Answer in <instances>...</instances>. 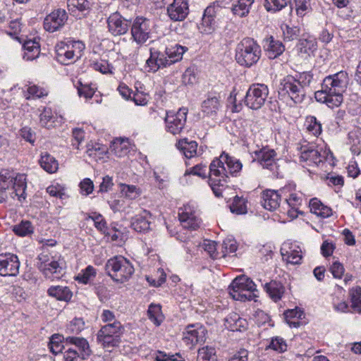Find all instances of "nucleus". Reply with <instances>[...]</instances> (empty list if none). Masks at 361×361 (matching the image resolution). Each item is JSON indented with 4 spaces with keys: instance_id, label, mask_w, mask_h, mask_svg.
Instances as JSON below:
<instances>
[{
    "instance_id": "49530a36",
    "label": "nucleus",
    "mask_w": 361,
    "mask_h": 361,
    "mask_svg": "<svg viewBox=\"0 0 361 361\" xmlns=\"http://www.w3.org/2000/svg\"><path fill=\"white\" fill-rule=\"evenodd\" d=\"M65 44L68 46V48L71 49V51H73L74 56L76 57V59L80 58L82 52L85 47V44L82 42L70 40L67 42H65Z\"/></svg>"
},
{
    "instance_id": "79ce46f5",
    "label": "nucleus",
    "mask_w": 361,
    "mask_h": 361,
    "mask_svg": "<svg viewBox=\"0 0 361 361\" xmlns=\"http://www.w3.org/2000/svg\"><path fill=\"white\" fill-rule=\"evenodd\" d=\"M54 117L50 109H44L40 114V124L42 126L50 129L54 127Z\"/></svg>"
},
{
    "instance_id": "58836bf2",
    "label": "nucleus",
    "mask_w": 361,
    "mask_h": 361,
    "mask_svg": "<svg viewBox=\"0 0 361 361\" xmlns=\"http://www.w3.org/2000/svg\"><path fill=\"white\" fill-rule=\"evenodd\" d=\"M197 359L200 361H216L215 348L211 346H205L199 349Z\"/></svg>"
},
{
    "instance_id": "c03bdc74",
    "label": "nucleus",
    "mask_w": 361,
    "mask_h": 361,
    "mask_svg": "<svg viewBox=\"0 0 361 361\" xmlns=\"http://www.w3.org/2000/svg\"><path fill=\"white\" fill-rule=\"evenodd\" d=\"M13 178L12 173L6 169L1 170L0 171V190L6 192L13 183Z\"/></svg>"
},
{
    "instance_id": "8fccbe9b",
    "label": "nucleus",
    "mask_w": 361,
    "mask_h": 361,
    "mask_svg": "<svg viewBox=\"0 0 361 361\" xmlns=\"http://www.w3.org/2000/svg\"><path fill=\"white\" fill-rule=\"evenodd\" d=\"M96 275L95 269L92 266H88L81 274L76 276V280L84 284H87L92 277Z\"/></svg>"
},
{
    "instance_id": "4d7b16f0",
    "label": "nucleus",
    "mask_w": 361,
    "mask_h": 361,
    "mask_svg": "<svg viewBox=\"0 0 361 361\" xmlns=\"http://www.w3.org/2000/svg\"><path fill=\"white\" fill-rule=\"evenodd\" d=\"M222 248L225 252L224 256L227 254L233 253L237 250L238 246L236 241L233 238H226L223 241Z\"/></svg>"
},
{
    "instance_id": "7ed1b4c3",
    "label": "nucleus",
    "mask_w": 361,
    "mask_h": 361,
    "mask_svg": "<svg viewBox=\"0 0 361 361\" xmlns=\"http://www.w3.org/2000/svg\"><path fill=\"white\" fill-rule=\"evenodd\" d=\"M313 75L310 72H303L293 76H286L279 86L278 92L280 97H287L295 104L301 103L305 98L306 89L310 85Z\"/></svg>"
},
{
    "instance_id": "bb28decb",
    "label": "nucleus",
    "mask_w": 361,
    "mask_h": 361,
    "mask_svg": "<svg viewBox=\"0 0 361 361\" xmlns=\"http://www.w3.org/2000/svg\"><path fill=\"white\" fill-rule=\"evenodd\" d=\"M300 159L302 161L320 162V153L313 145H305L300 147Z\"/></svg>"
},
{
    "instance_id": "680f3d73",
    "label": "nucleus",
    "mask_w": 361,
    "mask_h": 361,
    "mask_svg": "<svg viewBox=\"0 0 361 361\" xmlns=\"http://www.w3.org/2000/svg\"><path fill=\"white\" fill-rule=\"evenodd\" d=\"M65 361H79L80 353L73 348H68L63 354Z\"/></svg>"
},
{
    "instance_id": "f03ea898",
    "label": "nucleus",
    "mask_w": 361,
    "mask_h": 361,
    "mask_svg": "<svg viewBox=\"0 0 361 361\" xmlns=\"http://www.w3.org/2000/svg\"><path fill=\"white\" fill-rule=\"evenodd\" d=\"M349 80L348 73L344 71L325 77L322 89L314 93L315 99L330 108L339 106L343 101V94L347 90Z\"/></svg>"
},
{
    "instance_id": "39448f33",
    "label": "nucleus",
    "mask_w": 361,
    "mask_h": 361,
    "mask_svg": "<svg viewBox=\"0 0 361 361\" xmlns=\"http://www.w3.org/2000/svg\"><path fill=\"white\" fill-rule=\"evenodd\" d=\"M107 274L115 281L124 283L134 273V267L126 257L118 255L107 260L105 264Z\"/></svg>"
},
{
    "instance_id": "a878e982",
    "label": "nucleus",
    "mask_w": 361,
    "mask_h": 361,
    "mask_svg": "<svg viewBox=\"0 0 361 361\" xmlns=\"http://www.w3.org/2000/svg\"><path fill=\"white\" fill-rule=\"evenodd\" d=\"M264 288L270 298L274 302L280 300L285 293L284 286L281 282L276 280L266 283L264 286Z\"/></svg>"
},
{
    "instance_id": "5701e85b",
    "label": "nucleus",
    "mask_w": 361,
    "mask_h": 361,
    "mask_svg": "<svg viewBox=\"0 0 361 361\" xmlns=\"http://www.w3.org/2000/svg\"><path fill=\"white\" fill-rule=\"evenodd\" d=\"M146 63L149 71L156 72L161 68L169 66L167 57L164 53L159 51H152L150 49V57L147 60Z\"/></svg>"
},
{
    "instance_id": "cd10ccee",
    "label": "nucleus",
    "mask_w": 361,
    "mask_h": 361,
    "mask_svg": "<svg viewBox=\"0 0 361 361\" xmlns=\"http://www.w3.org/2000/svg\"><path fill=\"white\" fill-rule=\"evenodd\" d=\"M49 296L56 298L57 300L68 302L71 300L73 293L67 286H54L47 290Z\"/></svg>"
},
{
    "instance_id": "bf43d9fd",
    "label": "nucleus",
    "mask_w": 361,
    "mask_h": 361,
    "mask_svg": "<svg viewBox=\"0 0 361 361\" xmlns=\"http://www.w3.org/2000/svg\"><path fill=\"white\" fill-rule=\"evenodd\" d=\"M287 255L288 262L293 264H300L302 258L300 250H291L290 252H287Z\"/></svg>"
},
{
    "instance_id": "393cba45",
    "label": "nucleus",
    "mask_w": 361,
    "mask_h": 361,
    "mask_svg": "<svg viewBox=\"0 0 361 361\" xmlns=\"http://www.w3.org/2000/svg\"><path fill=\"white\" fill-rule=\"evenodd\" d=\"M109 149L118 157H123L126 156L130 150V145L128 139L121 137L114 139L111 142Z\"/></svg>"
},
{
    "instance_id": "c756f323",
    "label": "nucleus",
    "mask_w": 361,
    "mask_h": 361,
    "mask_svg": "<svg viewBox=\"0 0 361 361\" xmlns=\"http://www.w3.org/2000/svg\"><path fill=\"white\" fill-rule=\"evenodd\" d=\"M13 188L16 195L20 201L25 200L26 198V176L25 174H17L13 180Z\"/></svg>"
},
{
    "instance_id": "37998d69",
    "label": "nucleus",
    "mask_w": 361,
    "mask_h": 361,
    "mask_svg": "<svg viewBox=\"0 0 361 361\" xmlns=\"http://www.w3.org/2000/svg\"><path fill=\"white\" fill-rule=\"evenodd\" d=\"M13 231L19 236H25L33 233V227L30 221H23L20 224L16 225Z\"/></svg>"
},
{
    "instance_id": "13d9d810",
    "label": "nucleus",
    "mask_w": 361,
    "mask_h": 361,
    "mask_svg": "<svg viewBox=\"0 0 361 361\" xmlns=\"http://www.w3.org/2000/svg\"><path fill=\"white\" fill-rule=\"evenodd\" d=\"M160 311L161 308L159 305L152 304L149 305L147 311L149 318L157 326L160 325V322L158 319Z\"/></svg>"
},
{
    "instance_id": "423d86ee",
    "label": "nucleus",
    "mask_w": 361,
    "mask_h": 361,
    "mask_svg": "<svg viewBox=\"0 0 361 361\" xmlns=\"http://www.w3.org/2000/svg\"><path fill=\"white\" fill-rule=\"evenodd\" d=\"M228 293L235 300L246 301L252 300L257 290L255 283L247 276H237L228 288Z\"/></svg>"
},
{
    "instance_id": "9d476101",
    "label": "nucleus",
    "mask_w": 361,
    "mask_h": 361,
    "mask_svg": "<svg viewBox=\"0 0 361 361\" xmlns=\"http://www.w3.org/2000/svg\"><path fill=\"white\" fill-rule=\"evenodd\" d=\"M131 35L138 44L146 42L151 35L150 20L142 17L136 18L131 27Z\"/></svg>"
},
{
    "instance_id": "338daca9",
    "label": "nucleus",
    "mask_w": 361,
    "mask_h": 361,
    "mask_svg": "<svg viewBox=\"0 0 361 361\" xmlns=\"http://www.w3.org/2000/svg\"><path fill=\"white\" fill-rule=\"evenodd\" d=\"M154 361H184L182 357L178 355H169L166 353L159 351L158 355L156 356Z\"/></svg>"
},
{
    "instance_id": "f3484780",
    "label": "nucleus",
    "mask_w": 361,
    "mask_h": 361,
    "mask_svg": "<svg viewBox=\"0 0 361 361\" xmlns=\"http://www.w3.org/2000/svg\"><path fill=\"white\" fill-rule=\"evenodd\" d=\"M221 106L220 97L216 94L209 93L202 102L201 110L204 116L214 118Z\"/></svg>"
},
{
    "instance_id": "c9c22d12",
    "label": "nucleus",
    "mask_w": 361,
    "mask_h": 361,
    "mask_svg": "<svg viewBox=\"0 0 361 361\" xmlns=\"http://www.w3.org/2000/svg\"><path fill=\"white\" fill-rule=\"evenodd\" d=\"M253 2L254 0H238V4L234 5L232 8L233 14L239 17L247 16Z\"/></svg>"
},
{
    "instance_id": "a19ab883",
    "label": "nucleus",
    "mask_w": 361,
    "mask_h": 361,
    "mask_svg": "<svg viewBox=\"0 0 361 361\" xmlns=\"http://www.w3.org/2000/svg\"><path fill=\"white\" fill-rule=\"evenodd\" d=\"M62 336L59 334H54L50 338L49 342V348L54 355L62 353L65 346L62 344Z\"/></svg>"
},
{
    "instance_id": "e433bc0d",
    "label": "nucleus",
    "mask_w": 361,
    "mask_h": 361,
    "mask_svg": "<svg viewBox=\"0 0 361 361\" xmlns=\"http://www.w3.org/2000/svg\"><path fill=\"white\" fill-rule=\"evenodd\" d=\"M281 28L283 31L284 41H293L298 38L300 29L298 26H290L287 24H282Z\"/></svg>"
},
{
    "instance_id": "774afa93",
    "label": "nucleus",
    "mask_w": 361,
    "mask_h": 361,
    "mask_svg": "<svg viewBox=\"0 0 361 361\" xmlns=\"http://www.w3.org/2000/svg\"><path fill=\"white\" fill-rule=\"evenodd\" d=\"M27 92L28 94V96H26L27 99H30L31 97L39 98L47 94L46 93H44V90L43 89L39 88L36 85L29 86Z\"/></svg>"
},
{
    "instance_id": "1a4fd4ad",
    "label": "nucleus",
    "mask_w": 361,
    "mask_h": 361,
    "mask_svg": "<svg viewBox=\"0 0 361 361\" xmlns=\"http://www.w3.org/2000/svg\"><path fill=\"white\" fill-rule=\"evenodd\" d=\"M188 110L182 107L177 112H166L165 118L166 130L173 135H178L184 128Z\"/></svg>"
},
{
    "instance_id": "052dcab7",
    "label": "nucleus",
    "mask_w": 361,
    "mask_h": 361,
    "mask_svg": "<svg viewBox=\"0 0 361 361\" xmlns=\"http://www.w3.org/2000/svg\"><path fill=\"white\" fill-rule=\"evenodd\" d=\"M73 134V145L76 148L79 149V146L83 141L85 137V132L81 128H74L72 132Z\"/></svg>"
},
{
    "instance_id": "c85d7f7f",
    "label": "nucleus",
    "mask_w": 361,
    "mask_h": 361,
    "mask_svg": "<svg viewBox=\"0 0 361 361\" xmlns=\"http://www.w3.org/2000/svg\"><path fill=\"white\" fill-rule=\"evenodd\" d=\"M187 50L188 48L186 47L175 44L169 47H166L164 54L167 57V61L170 66L182 59L183 54Z\"/></svg>"
},
{
    "instance_id": "0eeeda50",
    "label": "nucleus",
    "mask_w": 361,
    "mask_h": 361,
    "mask_svg": "<svg viewBox=\"0 0 361 361\" xmlns=\"http://www.w3.org/2000/svg\"><path fill=\"white\" fill-rule=\"evenodd\" d=\"M124 328L121 323L106 324L97 334V340L104 348H113L121 342Z\"/></svg>"
},
{
    "instance_id": "473e14b6",
    "label": "nucleus",
    "mask_w": 361,
    "mask_h": 361,
    "mask_svg": "<svg viewBox=\"0 0 361 361\" xmlns=\"http://www.w3.org/2000/svg\"><path fill=\"white\" fill-rule=\"evenodd\" d=\"M177 147L186 158L190 159L197 154V143L195 141H188L184 138L178 141Z\"/></svg>"
},
{
    "instance_id": "4be33fe9",
    "label": "nucleus",
    "mask_w": 361,
    "mask_h": 361,
    "mask_svg": "<svg viewBox=\"0 0 361 361\" xmlns=\"http://www.w3.org/2000/svg\"><path fill=\"white\" fill-rule=\"evenodd\" d=\"M66 345H73V348L80 353L81 359L85 360L90 355V349L87 340L82 337L67 336L66 338Z\"/></svg>"
},
{
    "instance_id": "6e6552de",
    "label": "nucleus",
    "mask_w": 361,
    "mask_h": 361,
    "mask_svg": "<svg viewBox=\"0 0 361 361\" xmlns=\"http://www.w3.org/2000/svg\"><path fill=\"white\" fill-rule=\"evenodd\" d=\"M269 94V89L264 84H252L247 90L244 102L251 109H259L265 103Z\"/></svg>"
},
{
    "instance_id": "4468645a",
    "label": "nucleus",
    "mask_w": 361,
    "mask_h": 361,
    "mask_svg": "<svg viewBox=\"0 0 361 361\" xmlns=\"http://www.w3.org/2000/svg\"><path fill=\"white\" fill-rule=\"evenodd\" d=\"M207 334V329L202 326L190 324L186 327L183 340L186 345H190L191 348L199 343L204 342Z\"/></svg>"
},
{
    "instance_id": "5fc2aeb1",
    "label": "nucleus",
    "mask_w": 361,
    "mask_h": 361,
    "mask_svg": "<svg viewBox=\"0 0 361 361\" xmlns=\"http://www.w3.org/2000/svg\"><path fill=\"white\" fill-rule=\"evenodd\" d=\"M269 347L276 351L282 353L286 350V343L285 341L280 337L272 338Z\"/></svg>"
},
{
    "instance_id": "a211bd4d",
    "label": "nucleus",
    "mask_w": 361,
    "mask_h": 361,
    "mask_svg": "<svg viewBox=\"0 0 361 361\" xmlns=\"http://www.w3.org/2000/svg\"><path fill=\"white\" fill-rule=\"evenodd\" d=\"M178 216L184 228L196 230L200 227V219L195 215L190 207L180 209Z\"/></svg>"
},
{
    "instance_id": "ddd939ff",
    "label": "nucleus",
    "mask_w": 361,
    "mask_h": 361,
    "mask_svg": "<svg viewBox=\"0 0 361 361\" xmlns=\"http://www.w3.org/2000/svg\"><path fill=\"white\" fill-rule=\"evenodd\" d=\"M285 188L279 190L267 189L261 193V204L262 207L269 211H274L280 207Z\"/></svg>"
},
{
    "instance_id": "412c9836",
    "label": "nucleus",
    "mask_w": 361,
    "mask_h": 361,
    "mask_svg": "<svg viewBox=\"0 0 361 361\" xmlns=\"http://www.w3.org/2000/svg\"><path fill=\"white\" fill-rule=\"evenodd\" d=\"M264 47L267 56L271 59L277 58L282 54L285 50L282 42L279 40H275L273 36H269L264 39Z\"/></svg>"
},
{
    "instance_id": "72a5a7b5",
    "label": "nucleus",
    "mask_w": 361,
    "mask_h": 361,
    "mask_svg": "<svg viewBox=\"0 0 361 361\" xmlns=\"http://www.w3.org/2000/svg\"><path fill=\"white\" fill-rule=\"evenodd\" d=\"M39 164L44 171L49 173H55L59 168L57 160L47 152L42 154Z\"/></svg>"
},
{
    "instance_id": "6ab92c4d",
    "label": "nucleus",
    "mask_w": 361,
    "mask_h": 361,
    "mask_svg": "<svg viewBox=\"0 0 361 361\" xmlns=\"http://www.w3.org/2000/svg\"><path fill=\"white\" fill-rule=\"evenodd\" d=\"M255 159L259 162L263 168L272 169L274 165V157L276 155L274 149H269L267 147H262L254 152Z\"/></svg>"
},
{
    "instance_id": "9b49d317",
    "label": "nucleus",
    "mask_w": 361,
    "mask_h": 361,
    "mask_svg": "<svg viewBox=\"0 0 361 361\" xmlns=\"http://www.w3.org/2000/svg\"><path fill=\"white\" fill-rule=\"evenodd\" d=\"M18 257L11 252L0 254V276H16L19 274Z\"/></svg>"
},
{
    "instance_id": "7c9ffc66",
    "label": "nucleus",
    "mask_w": 361,
    "mask_h": 361,
    "mask_svg": "<svg viewBox=\"0 0 361 361\" xmlns=\"http://www.w3.org/2000/svg\"><path fill=\"white\" fill-rule=\"evenodd\" d=\"M25 52L23 59L26 61H32L37 58L39 55V44L35 40H27L23 45Z\"/></svg>"
},
{
    "instance_id": "dca6fc26",
    "label": "nucleus",
    "mask_w": 361,
    "mask_h": 361,
    "mask_svg": "<svg viewBox=\"0 0 361 361\" xmlns=\"http://www.w3.org/2000/svg\"><path fill=\"white\" fill-rule=\"evenodd\" d=\"M188 12V4L186 0H173V3L167 7L168 16L173 21L183 20Z\"/></svg>"
},
{
    "instance_id": "f257e3e1",
    "label": "nucleus",
    "mask_w": 361,
    "mask_h": 361,
    "mask_svg": "<svg viewBox=\"0 0 361 361\" xmlns=\"http://www.w3.org/2000/svg\"><path fill=\"white\" fill-rule=\"evenodd\" d=\"M243 167L239 159L223 152L209 165V185L215 196H222L223 188L228 182L229 176H238Z\"/></svg>"
},
{
    "instance_id": "69168bd1",
    "label": "nucleus",
    "mask_w": 361,
    "mask_h": 361,
    "mask_svg": "<svg viewBox=\"0 0 361 361\" xmlns=\"http://www.w3.org/2000/svg\"><path fill=\"white\" fill-rule=\"evenodd\" d=\"M296 11L298 16H304L310 8V0H295Z\"/></svg>"
},
{
    "instance_id": "de8ad7c7",
    "label": "nucleus",
    "mask_w": 361,
    "mask_h": 361,
    "mask_svg": "<svg viewBox=\"0 0 361 361\" xmlns=\"http://www.w3.org/2000/svg\"><path fill=\"white\" fill-rule=\"evenodd\" d=\"M201 32L204 34H211L215 29V20L214 18L203 16L201 24Z\"/></svg>"
},
{
    "instance_id": "603ef678",
    "label": "nucleus",
    "mask_w": 361,
    "mask_h": 361,
    "mask_svg": "<svg viewBox=\"0 0 361 361\" xmlns=\"http://www.w3.org/2000/svg\"><path fill=\"white\" fill-rule=\"evenodd\" d=\"M309 125L307 130L315 136H318L322 133V124L319 122L316 117L310 116L308 118Z\"/></svg>"
},
{
    "instance_id": "b1692460",
    "label": "nucleus",
    "mask_w": 361,
    "mask_h": 361,
    "mask_svg": "<svg viewBox=\"0 0 361 361\" xmlns=\"http://www.w3.org/2000/svg\"><path fill=\"white\" fill-rule=\"evenodd\" d=\"M225 326L232 331H244L247 328V322L238 314L231 313L225 319Z\"/></svg>"
},
{
    "instance_id": "864d4df0",
    "label": "nucleus",
    "mask_w": 361,
    "mask_h": 361,
    "mask_svg": "<svg viewBox=\"0 0 361 361\" xmlns=\"http://www.w3.org/2000/svg\"><path fill=\"white\" fill-rule=\"evenodd\" d=\"M68 5L76 8L81 12H88L90 9V4L87 0H68Z\"/></svg>"
},
{
    "instance_id": "aec40b11",
    "label": "nucleus",
    "mask_w": 361,
    "mask_h": 361,
    "mask_svg": "<svg viewBox=\"0 0 361 361\" xmlns=\"http://www.w3.org/2000/svg\"><path fill=\"white\" fill-rule=\"evenodd\" d=\"M56 59L63 65H68L75 61L76 57L73 51L68 48V46L63 42L58 43L55 47Z\"/></svg>"
},
{
    "instance_id": "2f4dec72",
    "label": "nucleus",
    "mask_w": 361,
    "mask_h": 361,
    "mask_svg": "<svg viewBox=\"0 0 361 361\" xmlns=\"http://www.w3.org/2000/svg\"><path fill=\"white\" fill-rule=\"evenodd\" d=\"M63 260L58 259L49 261L47 265L39 267V271L45 276L50 278L53 274H61L63 269Z\"/></svg>"
},
{
    "instance_id": "e2e57ef3",
    "label": "nucleus",
    "mask_w": 361,
    "mask_h": 361,
    "mask_svg": "<svg viewBox=\"0 0 361 361\" xmlns=\"http://www.w3.org/2000/svg\"><path fill=\"white\" fill-rule=\"evenodd\" d=\"M78 93L80 97L91 99L94 94V90L90 85L80 83V86L78 87Z\"/></svg>"
},
{
    "instance_id": "3c124183",
    "label": "nucleus",
    "mask_w": 361,
    "mask_h": 361,
    "mask_svg": "<svg viewBox=\"0 0 361 361\" xmlns=\"http://www.w3.org/2000/svg\"><path fill=\"white\" fill-rule=\"evenodd\" d=\"M11 293L12 297L18 302H22L27 298V293L20 286L13 285L11 286Z\"/></svg>"
},
{
    "instance_id": "f8f14e48",
    "label": "nucleus",
    "mask_w": 361,
    "mask_h": 361,
    "mask_svg": "<svg viewBox=\"0 0 361 361\" xmlns=\"http://www.w3.org/2000/svg\"><path fill=\"white\" fill-rule=\"evenodd\" d=\"M68 18V15L64 9H56L44 18V27L47 31L54 32L63 27Z\"/></svg>"
},
{
    "instance_id": "0e129e2a",
    "label": "nucleus",
    "mask_w": 361,
    "mask_h": 361,
    "mask_svg": "<svg viewBox=\"0 0 361 361\" xmlns=\"http://www.w3.org/2000/svg\"><path fill=\"white\" fill-rule=\"evenodd\" d=\"M314 44L312 40L301 39L298 44V48L301 53L309 54L314 48Z\"/></svg>"
},
{
    "instance_id": "09e8293b",
    "label": "nucleus",
    "mask_w": 361,
    "mask_h": 361,
    "mask_svg": "<svg viewBox=\"0 0 361 361\" xmlns=\"http://www.w3.org/2000/svg\"><path fill=\"white\" fill-rule=\"evenodd\" d=\"M85 328V322L82 319L75 318L71 322L67 327V332L73 334H78Z\"/></svg>"
},
{
    "instance_id": "6e6d98bb",
    "label": "nucleus",
    "mask_w": 361,
    "mask_h": 361,
    "mask_svg": "<svg viewBox=\"0 0 361 361\" xmlns=\"http://www.w3.org/2000/svg\"><path fill=\"white\" fill-rule=\"evenodd\" d=\"M93 68L102 73H111L113 66L106 60H100L93 63Z\"/></svg>"
},
{
    "instance_id": "4c0bfd02",
    "label": "nucleus",
    "mask_w": 361,
    "mask_h": 361,
    "mask_svg": "<svg viewBox=\"0 0 361 361\" xmlns=\"http://www.w3.org/2000/svg\"><path fill=\"white\" fill-rule=\"evenodd\" d=\"M231 212L236 214H245L247 213L246 200L238 196H235L230 205Z\"/></svg>"
},
{
    "instance_id": "2eb2a0df",
    "label": "nucleus",
    "mask_w": 361,
    "mask_h": 361,
    "mask_svg": "<svg viewBox=\"0 0 361 361\" xmlns=\"http://www.w3.org/2000/svg\"><path fill=\"white\" fill-rule=\"evenodd\" d=\"M109 31L114 36L126 34L130 27L129 22L118 13L111 14L107 19Z\"/></svg>"
},
{
    "instance_id": "f704fd0d",
    "label": "nucleus",
    "mask_w": 361,
    "mask_h": 361,
    "mask_svg": "<svg viewBox=\"0 0 361 361\" xmlns=\"http://www.w3.org/2000/svg\"><path fill=\"white\" fill-rule=\"evenodd\" d=\"M149 212L145 210L142 215H137L132 219L131 227L137 232H142L149 228V221L147 219Z\"/></svg>"
},
{
    "instance_id": "20e7f679",
    "label": "nucleus",
    "mask_w": 361,
    "mask_h": 361,
    "mask_svg": "<svg viewBox=\"0 0 361 361\" xmlns=\"http://www.w3.org/2000/svg\"><path fill=\"white\" fill-rule=\"evenodd\" d=\"M261 54V48L257 42L245 37L237 44L235 57L238 64L249 68L257 63Z\"/></svg>"
},
{
    "instance_id": "ea45409f",
    "label": "nucleus",
    "mask_w": 361,
    "mask_h": 361,
    "mask_svg": "<svg viewBox=\"0 0 361 361\" xmlns=\"http://www.w3.org/2000/svg\"><path fill=\"white\" fill-rule=\"evenodd\" d=\"M120 188L122 195L130 200H135L140 194V188L135 185L121 183Z\"/></svg>"
},
{
    "instance_id": "a18cd8bd",
    "label": "nucleus",
    "mask_w": 361,
    "mask_h": 361,
    "mask_svg": "<svg viewBox=\"0 0 361 361\" xmlns=\"http://www.w3.org/2000/svg\"><path fill=\"white\" fill-rule=\"evenodd\" d=\"M286 0H264V6L267 11L276 12L287 6Z\"/></svg>"
}]
</instances>
